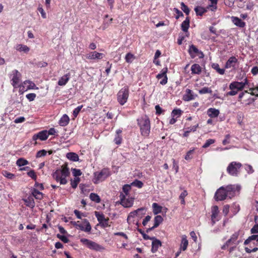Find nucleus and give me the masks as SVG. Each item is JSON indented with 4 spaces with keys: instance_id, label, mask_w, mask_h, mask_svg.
Wrapping results in <instances>:
<instances>
[{
    "instance_id": "f257e3e1",
    "label": "nucleus",
    "mask_w": 258,
    "mask_h": 258,
    "mask_svg": "<svg viewBox=\"0 0 258 258\" xmlns=\"http://www.w3.org/2000/svg\"><path fill=\"white\" fill-rule=\"evenodd\" d=\"M240 189V186L237 185L230 184L221 186L215 192L214 199L218 202L224 201L227 198L231 199L235 196L236 191H239Z\"/></svg>"
},
{
    "instance_id": "f03ea898",
    "label": "nucleus",
    "mask_w": 258,
    "mask_h": 258,
    "mask_svg": "<svg viewBox=\"0 0 258 258\" xmlns=\"http://www.w3.org/2000/svg\"><path fill=\"white\" fill-rule=\"evenodd\" d=\"M70 175L69 168L67 164H63L57 168L52 174V178L60 184H66L68 183L67 177Z\"/></svg>"
},
{
    "instance_id": "7ed1b4c3",
    "label": "nucleus",
    "mask_w": 258,
    "mask_h": 258,
    "mask_svg": "<svg viewBox=\"0 0 258 258\" xmlns=\"http://www.w3.org/2000/svg\"><path fill=\"white\" fill-rule=\"evenodd\" d=\"M137 123L140 127L141 135L148 137L150 133L151 122L149 117L144 115L137 119Z\"/></svg>"
},
{
    "instance_id": "20e7f679",
    "label": "nucleus",
    "mask_w": 258,
    "mask_h": 258,
    "mask_svg": "<svg viewBox=\"0 0 258 258\" xmlns=\"http://www.w3.org/2000/svg\"><path fill=\"white\" fill-rule=\"evenodd\" d=\"M111 174V171L109 169L104 168L100 171H97L94 173L92 181L94 184H98L104 181L107 178L109 177Z\"/></svg>"
},
{
    "instance_id": "39448f33",
    "label": "nucleus",
    "mask_w": 258,
    "mask_h": 258,
    "mask_svg": "<svg viewBox=\"0 0 258 258\" xmlns=\"http://www.w3.org/2000/svg\"><path fill=\"white\" fill-rule=\"evenodd\" d=\"M129 96V88L127 86H125L121 88L117 94V100L118 103L121 105H124L128 99Z\"/></svg>"
},
{
    "instance_id": "423d86ee",
    "label": "nucleus",
    "mask_w": 258,
    "mask_h": 258,
    "mask_svg": "<svg viewBox=\"0 0 258 258\" xmlns=\"http://www.w3.org/2000/svg\"><path fill=\"white\" fill-rule=\"evenodd\" d=\"M242 164L240 162L233 161L230 163L227 167L228 173L233 176H237L240 172Z\"/></svg>"
},
{
    "instance_id": "0eeeda50",
    "label": "nucleus",
    "mask_w": 258,
    "mask_h": 258,
    "mask_svg": "<svg viewBox=\"0 0 258 258\" xmlns=\"http://www.w3.org/2000/svg\"><path fill=\"white\" fill-rule=\"evenodd\" d=\"M80 241L83 244L86 245L88 248L92 250L97 251H101L105 249V248L103 246L86 238H82Z\"/></svg>"
},
{
    "instance_id": "6e6552de",
    "label": "nucleus",
    "mask_w": 258,
    "mask_h": 258,
    "mask_svg": "<svg viewBox=\"0 0 258 258\" xmlns=\"http://www.w3.org/2000/svg\"><path fill=\"white\" fill-rule=\"evenodd\" d=\"M21 74L17 70H13L9 75V77L12 81L11 84L15 88L18 87V84L21 81Z\"/></svg>"
},
{
    "instance_id": "1a4fd4ad",
    "label": "nucleus",
    "mask_w": 258,
    "mask_h": 258,
    "mask_svg": "<svg viewBox=\"0 0 258 258\" xmlns=\"http://www.w3.org/2000/svg\"><path fill=\"white\" fill-rule=\"evenodd\" d=\"M74 225L77 228H79L81 230L86 232H89L91 230V226L89 221L86 219H83L82 223L80 221L75 222Z\"/></svg>"
},
{
    "instance_id": "9d476101",
    "label": "nucleus",
    "mask_w": 258,
    "mask_h": 258,
    "mask_svg": "<svg viewBox=\"0 0 258 258\" xmlns=\"http://www.w3.org/2000/svg\"><path fill=\"white\" fill-rule=\"evenodd\" d=\"M239 61L238 59L234 56L230 57L225 64V69H232L235 71L238 67Z\"/></svg>"
},
{
    "instance_id": "9b49d317",
    "label": "nucleus",
    "mask_w": 258,
    "mask_h": 258,
    "mask_svg": "<svg viewBox=\"0 0 258 258\" xmlns=\"http://www.w3.org/2000/svg\"><path fill=\"white\" fill-rule=\"evenodd\" d=\"M120 204L125 208L131 207L134 204V198H130V196H126L123 194L121 193L119 196Z\"/></svg>"
},
{
    "instance_id": "f8f14e48",
    "label": "nucleus",
    "mask_w": 258,
    "mask_h": 258,
    "mask_svg": "<svg viewBox=\"0 0 258 258\" xmlns=\"http://www.w3.org/2000/svg\"><path fill=\"white\" fill-rule=\"evenodd\" d=\"M95 216L101 226L104 228L109 227V218H105L103 214H100L98 212H95Z\"/></svg>"
},
{
    "instance_id": "ddd939ff",
    "label": "nucleus",
    "mask_w": 258,
    "mask_h": 258,
    "mask_svg": "<svg viewBox=\"0 0 258 258\" xmlns=\"http://www.w3.org/2000/svg\"><path fill=\"white\" fill-rule=\"evenodd\" d=\"M211 222L212 225H214L216 221H218L220 219V217L219 216V208L217 206H213L211 208Z\"/></svg>"
},
{
    "instance_id": "4468645a",
    "label": "nucleus",
    "mask_w": 258,
    "mask_h": 258,
    "mask_svg": "<svg viewBox=\"0 0 258 258\" xmlns=\"http://www.w3.org/2000/svg\"><path fill=\"white\" fill-rule=\"evenodd\" d=\"M48 138L47 130H43L33 135L32 140L35 141V145L37 144L36 140L39 139L41 141H45Z\"/></svg>"
},
{
    "instance_id": "2eb2a0df",
    "label": "nucleus",
    "mask_w": 258,
    "mask_h": 258,
    "mask_svg": "<svg viewBox=\"0 0 258 258\" xmlns=\"http://www.w3.org/2000/svg\"><path fill=\"white\" fill-rule=\"evenodd\" d=\"M167 71V68H163L161 72L156 76V78L158 80L162 78V80L160 82V84L162 85H164L167 83L168 78L166 75Z\"/></svg>"
},
{
    "instance_id": "dca6fc26",
    "label": "nucleus",
    "mask_w": 258,
    "mask_h": 258,
    "mask_svg": "<svg viewBox=\"0 0 258 258\" xmlns=\"http://www.w3.org/2000/svg\"><path fill=\"white\" fill-rule=\"evenodd\" d=\"M188 52L192 57H194L196 56L202 57L204 55L203 53L201 51H200L196 46L193 44L189 46Z\"/></svg>"
},
{
    "instance_id": "f3484780",
    "label": "nucleus",
    "mask_w": 258,
    "mask_h": 258,
    "mask_svg": "<svg viewBox=\"0 0 258 258\" xmlns=\"http://www.w3.org/2000/svg\"><path fill=\"white\" fill-rule=\"evenodd\" d=\"M104 56V54L94 51L86 55V58L89 59H102Z\"/></svg>"
},
{
    "instance_id": "a211bd4d",
    "label": "nucleus",
    "mask_w": 258,
    "mask_h": 258,
    "mask_svg": "<svg viewBox=\"0 0 258 258\" xmlns=\"http://www.w3.org/2000/svg\"><path fill=\"white\" fill-rule=\"evenodd\" d=\"M242 82L234 81L230 84L229 87L230 90L236 89L237 91H242L244 88Z\"/></svg>"
},
{
    "instance_id": "6ab92c4d",
    "label": "nucleus",
    "mask_w": 258,
    "mask_h": 258,
    "mask_svg": "<svg viewBox=\"0 0 258 258\" xmlns=\"http://www.w3.org/2000/svg\"><path fill=\"white\" fill-rule=\"evenodd\" d=\"M183 100L185 101H189L195 99V95L192 90L189 89H186L185 93L183 96Z\"/></svg>"
},
{
    "instance_id": "aec40b11",
    "label": "nucleus",
    "mask_w": 258,
    "mask_h": 258,
    "mask_svg": "<svg viewBox=\"0 0 258 258\" xmlns=\"http://www.w3.org/2000/svg\"><path fill=\"white\" fill-rule=\"evenodd\" d=\"M163 220V219L161 216L157 215L155 216L154 220V225L152 227L148 228L147 230V232H148L149 231L152 230L157 227L162 222Z\"/></svg>"
},
{
    "instance_id": "412c9836",
    "label": "nucleus",
    "mask_w": 258,
    "mask_h": 258,
    "mask_svg": "<svg viewBox=\"0 0 258 258\" xmlns=\"http://www.w3.org/2000/svg\"><path fill=\"white\" fill-rule=\"evenodd\" d=\"M122 130L118 129L116 131L115 137L114 139V142L117 145H119L121 144L122 141V138L121 136Z\"/></svg>"
},
{
    "instance_id": "4be33fe9",
    "label": "nucleus",
    "mask_w": 258,
    "mask_h": 258,
    "mask_svg": "<svg viewBox=\"0 0 258 258\" xmlns=\"http://www.w3.org/2000/svg\"><path fill=\"white\" fill-rule=\"evenodd\" d=\"M145 211V208H139L136 210H135L133 212H131L128 217H127V221L128 223H130V220L131 219V218H134L135 217V216H137V215L139 213H141V214H144V213H143V212H144Z\"/></svg>"
},
{
    "instance_id": "5701e85b",
    "label": "nucleus",
    "mask_w": 258,
    "mask_h": 258,
    "mask_svg": "<svg viewBox=\"0 0 258 258\" xmlns=\"http://www.w3.org/2000/svg\"><path fill=\"white\" fill-rule=\"evenodd\" d=\"M207 113L211 118H215L218 116L220 111L215 108H210L207 110Z\"/></svg>"
},
{
    "instance_id": "b1692460",
    "label": "nucleus",
    "mask_w": 258,
    "mask_h": 258,
    "mask_svg": "<svg viewBox=\"0 0 258 258\" xmlns=\"http://www.w3.org/2000/svg\"><path fill=\"white\" fill-rule=\"evenodd\" d=\"M231 20L234 25L240 28H243L245 26V23L237 17L232 16Z\"/></svg>"
},
{
    "instance_id": "393cba45",
    "label": "nucleus",
    "mask_w": 258,
    "mask_h": 258,
    "mask_svg": "<svg viewBox=\"0 0 258 258\" xmlns=\"http://www.w3.org/2000/svg\"><path fill=\"white\" fill-rule=\"evenodd\" d=\"M70 79V74L68 73L61 77L58 80L57 84L59 86H64Z\"/></svg>"
},
{
    "instance_id": "a878e982",
    "label": "nucleus",
    "mask_w": 258,
    "mask_h": 258,
    "mask_svg": "<svg viewBox=\"0 0 258 258\" xmlns=\"http://www.w3.org/2000/svg\"><path fill=\"white\" fill-rule=\"evenodd\" d=\"M162 245V243L160 240L155 239L152 243V248L151 251L153 253L156 252L158 248L161 246Z\"/></svg>"
},
{
    "instance_id": "bb28decb",
    "label": "nucleus",
    "mask_w": 258,
    "mask_h": 258,
    "mask_svg": "<svg viewBox=\"0 0 258 258\" xmlns=\"http://www.w3.org/2000/svg\"><path fill=\"white\" fill-rule=\"evenodd\" d=\"M190 18L187 17L185 20L183 21L181 24V30L184 32H187L189 27Z\"/></svg>"
},
{
    "instance_id": "cd10ccee",
    "label": "nucleus",
    "mask_w": 258,
    "mask_h": 258,
    "mask_svg": "<svg viewBox=\"0 0 258 258\" xmlns=\"http://www.w3.org/2000/svg\"><path fill=\"white\" fill-rule=\"evenodd\" d=\"M70 122V118L67 114H64L59 120V124L61 126H67Z\"/></svg>"
},
{
    "instance_id": "c85d7f7f",
    "label": "nucleus",
    "mask_w": 258,
    "mask_h": 258,
    "mask_svg": "<svg viewBox=\"0 0 258 258\" xmlns=\"http://www.w3.org/2000/svg\"><path fill=\"white\" fill-rule=\"evenodd\" d=\"M191 71L192 74L199 75L202 72V68L197 63H195L191 66Z\"/></svg>"
},
{
    "instance_id": "c756f323",
    "label": "nucleus",
    "mask_w": 258,
    "mask_h": 258,
    "mask_svg": "<svg viewBox=\"0 0 258 258\" xmlns=\"http://www.w3.org/2000/svg\"><path fill=\"white\" fill-rule=\"evenodd\" d=\"M258 239V234H252L251 236H249L244 241L243 244L245 245H248L252 242V241H256L257 242Z\"/></svg>"
},
{
    "instance_id": "7c9ffc66",
    "label": "nucleus",
    "mask_w": 258,
    "mask_h": 258,
    "mask_svg": "<svg viewBox=\"0 0 258 258\" xmlns=\"http://www.w3.org/2000/svg\"><path fill=\"white\" fill-rule=\"evenodd\" d=\"M67 158L71 161L76 162L79 161V157L77 154L74 152H69L66 155Z\"/></svg>"
},
{
    "instance_id": "2f4dec72",
    "label": "nucleus",
    "mask_w": 258,
    "mask_h": 258,
    "mask_svg": "<svg viewBox=\"0 0 258 258\" xmlns=\"http://www.w3.org/2000/svg\"><path fill=\"white\" fill-rule=\"evenodd\" d=\"M212 68L214 69L217 73L220 75H224L225 72V69L220 68L219 64L217 63H213L212 64Z\"/></svg>"
},
{
    "instance_id": "473e14b6",
    "label": "nucleus",
    "mask_w": 258,
    "mask_h": 258,
    "mask_svg": "<svg viewBox=\"0 0 258 258\" xmlns=\"http://www.w3.org/2000/svg\"><path fill=\"white\" fill-rule=\"evenodd\" d=\"M194 10L196 13V15L197 16H203L204 13L207 12V10L206 8L201 6H197L195 8Z\"/></svg>"
},
{
    "instance_id": "72a5a7b5",
    "label": "nucleus",
    "mask_w": 258,
    "mask_h": 258,
    "mask_svg": "<svg viewBox=\"0 0 258 258\" xmlns=\"http://www.w3.org/2000/svg\"><path fill=\"white\" fill-rule=\"evenodd\" d=\"M16 49L17 50L22 52L23 51L25 53H27L29 51L30 48L27 45L24 44H18L16 45Z\"/></svg>"
},
{
    "instance_id": "f704fd0d",
    "label": "nucleus",
    "mask_w": 258,
    "mask_h": 258,
    "mask_svg": "<svg viewBox=\"0 0 258 258\" xmlns=\"http://www.w3.org/2000/svg\"><path fill=\"white\" fill-rule=\"evenodd\" d=\"M188 245V241L186 239V237L185 236H183L182 237L181 242L180 244V249L183 251L187 249Z\"/></svg>"
},
{
    "instance_id": "c9c22d12",
    "label": "nucleus",
    "mask_w": 258,
    "mask_h": 258,
    "mask_svg": "<svg viewBox=\"0 0 258 258\" xmlns=\"http://www.w3.org/2000/svg\"><path fill=\"white\" fill-rule=\"evenodd\" d=\"M32 195L38 200H41L43 197V194L35 188L32 190Z\"/></svg>"
},
{
    "instance_id": "e433bc0d",
    "label": "nucleus",
    "mask_w": 258,
    "mask_h": 258,
    "mask_svg": "<svg viewBox=\"0 0 258 258\" xmlns=\"http://www.w3.org/2000/svg\"><path fill=\"white\" fill-rule=\"evenodd\" d=\"M152 207L153 209V213L155 215L160 213L162 211V207L159 206L157 203H154L152 205Z\"/></svg>"
},
{
    "instance_id": "4c0bfd02",
    "label": "nucleus",
    "mask_w": 258,
    "mask_h": 258,
    "mask_svg": "<svg viewBox=\"0 0 258 258\" xmlns=\"http://www.w3.org/2000/svg\"><path fill=\"white\" fill-rule=\"evenodd\" d=\"M29 164V162L23 158L18 159L16 161V164L19 167L26 165Z\"/></svg>"
},
{
    "instance_id": "58836bf2",
    "label": "nucleus",
    "mask_w": 258,
    "mask_h": 258,
    "mask_svg": "<svg viewBox=\"0 0 258 258\" xmlns=\"http://www.w3.org/2000/svg\"><path fill=\"white\" fill-rule=\"evenodd\" d=\"M182 113V111L180 109H174L171 112V116L177 118L181 115Z\"/></svg>"
},
{
    "instance_id": "ea45409f",
    "label": "nucleus",
    "mask_w": 258,
    "mask_h": 258,
    "mask_svg": "<svg viewBox=\"0 0 258 258\" xmlns=\"http://www.w3.org/2000/svg\"><path fill=\"white\" fill-rule=\"evenodd\" d=\"M90 198L92 201L95 202L97 203H99L101 201V199L99 196L97 194L95 193H91L90 195Z\"/></svg>"
},
{
    "instance_id": "a19ab883",
    "label": "nucleus",
    "mask_w": 258,
    "mask_h": 258,
    "mask_svg": "<svg viewBox=\"0 0 258 258\" xmlns=\"http://www.w3.org/2000/svg\"><path fill=\"white\" fill-rule=\"evenodd\" d=\"M131 190V184H125L122 187V191L123 192L124 195H125L126 196H129V192Z\"/></svg>"
},
{
    "instance_id": "79ce46f5",
    "label": "nucleus",
    "mask_w": 258,
    "mask_h": 258,
    "mask_svg": "<svg viewBox=\"0 0 258 258\" xmlns=\"http://www.w3.org/2000/svg\"><path fill=\"white\" fill-rule=\"evenodd\" d=\"M257 246H258V239H257V241L255 244V247H253L252 249H250L248 247H244L245 251L247 253H250L251 252H256L257 251H258Z\"/></svg>"
},
{
    "instance_id": "37998d69",
    "label": "nucleus",
    "mask_w": 258,
    "mask_h": 258,
    "mask_svg": "<svg viewBox=\"0 0 258 258\" xmlns=\"http://www.w3.org/2000/svg\"><path fill=\"white\" fill-rule=\"evenodd\" d=\"M80 181V178L79 177H75L74 179H71V185L72 188H76Z\"/></svg>"
},
{
    "instance_id": "c03bdc74",
    "label": "nucleus",
    "mask_w": 258,
    "mask_h": 258,
    "mask_svg": "<svg viewBox=\"0 0 258 258\" xmlns=\"http://www.w3.org/2000/svg\"><path fill=\"white\" fill-rule=\"evenodd\" d=\"M239 235V231L235 232L234 233H233L230 239H229L228 242H232L234 243L238 238V236Z\"/></svg>"
},
{
    "instance_id": "a18cd8bd",
    "label": "nucleus",
    "mask_w": 258,
    "mask_h": 258,
    "mask_svg": "<svg viewBox=\"0 0 258 258\" xmlns=\"http://www.w3.org/2000/svg\"><path fill=\"white\" fill-rule=\"evenodd\" d=\"M187 195V192L186 190H183L179 196V199L180 200V203L182 205H185V202L184 200V198Z\"/></svg>"
},
{
    "instance_id": "49530a36",
    "label": "nucleus",
    "mask_w": 258,
    "mask_h": 258,
    "mask_svg": "<svg viewBox=\"0 0 258 258\" xmlns=\"http://www.w3.org/2000/svg\"><path fill=\"white\" fill-rule=\"evenodd\" d=\"M135 57L134 55L130 52L127 53L125 57V59L126 62L131 63L133 60L135 59Z\"/></svg>"
},
{
    "instance_id": "de8ad7c7",
    "label": "nucleus",
    "mask_w": 258,
    "mask_h": 258,
    "mask_svg": "<svg viewBox=\"0 0 258 258\" xmlns=\"http://www.w3.org/2000/svg\"><path fill=\"white\" fill-rule=\"evenodd\" d=\"M199 93L200 94H204L208 93L211 94L212 93V90L208 87H205L200 89L199 91Z\"/></svg>"
},
{
    "instance_id": "09e8293b",
    "label": "nucleus",
    "mask_w": 258,
    "mask_h": 258,
    "mask_svg": "<svg viewBox=\"0 0 258 258\" xmlns=\"http://www.w3.org/2000/svg\"><path fill=\"white\" fill-rule=\"evenodd\" d=\"M194 151H195V148H193L192 149H191L189 151H188L186 153V154L184 157V159L187 161L191 160L193 158L192 155L194 154Z\"/></svg>"
},
{
    "instance_id": "8fccbe9b",
    "label": "nucleus",
    "mask_w": 258,
    "mask_h": 258,
    "mask_svg": "<svg viewBox=\"0 0 258 258\" xmlns=\"http://www.w3.org/2000/svg\"><path fill=\"white\" fill-rule=\"evenodd\" d=\"M181 9L185 13L186 15H188L190 12V10L188 7L185 5L183 2H181L180 4Z\"/></svg>"
},
{
    "instance_id": "3c124183",
    "label": "nucleus",
    "mask_w": 258,
    "mask_h": 258,
    "mask_svg": "<svg viewBox=\"0 0 258 258\" xmlns=\"http://www.w3.org/2000/svg\"><path fill=\"white\" fill-rule=\"evenodd\" d=\"M3 175L8 179H13L15 177L14 174L9 172L8 171L5 170L3 171Z\"/></svg>"
},
{
    "instance_id": "603ef678",
    "label": "nucleus",
    "mask_w": 258,
    "mask_h": 258,
    "mask_svg": "<svg viewBox=\"0 0 258 258\" xmlns=\"http://www.w3.org/2000/svg\"><path fill=\"white\" fill-rule=\"evenodd\" d=\"M143 183L141 181L138 179H136L131 183V185L135 186L138 188H142L143 186Z\"/></svg>"
},
{
    "instance_id": "864d4df0",
    "label": "nucleus",
    "mask_w": 258,
    "mask_h": 258,
    "mask_svg": "<svg viewBox=\"0 0 258 258\" xmlns=\"http://www.w3.org/2000/svg\"><path fill=\"white\" fill-rule=\"evenodd\" d=\"M215 142V140L214 139H208L206 141V143L203 145V148H207L209 147L211 145L214 144Z\"/></svg>"
},
{
    "instance_id": "5fc2aeb1",
    "label": "nucleus",
    "mask_w": 258,
    "mask_h": 258,
    "mask_svg": "<svg viewBox=\"0 0 258 258\" xmlns=\"http://www.w3.org/2000/svg\"><path fill=\"white\" fill-rule=\"evenodd\" d=\"M72 173L73 176L75 177H79V176L81 175L82 173L80 169L73 168L72 169Z\"/></svg>"
},
{
    "instance_id": "6e6d98bb",
    "label": "nucleus",
    "mask_w": 258,
    "mask_h": 258,
    "mask_svg": "<svg viewBox=\"0 0 258 258\" xmlns=\"http://www.w3.org/2000/svg\"><path fill=\"white\" fill-rule=\"evenodd\" d=\"M83 107V105H81L80 106H78L77 108H75V109L73 110V114L75 117H76L78 116Z\"/></svg>"
},
{
    "instance_id": "4d7b16f0",
    "label": "nucleus",
    "mask_w": 258,
    "mask_h": 258,
    "mask_svg": "<svg viewBox=\"0 0 258 258\" xmlns=\"http://www.w3.org/2000/svg\"><path fill=\"white\" fill-rule=\"evenodd\" d=\"M27 175L29 177L32 178V179L34 180H36L37 179V175L33 170H31L30 171L28 172Z\"/></svg>"
},
{
    "instance_id": "13d9d810",
    "label": "nucleus",
    "mask_w": 258,
    "mask_h": 258,
    "mask_svg": "<svg viewBox=\"0 0 258 258\" xmlns=\"http://www.w3.org/2000/svg\"><path fill=\"white\" fill-rule=\"evenodd\" d=\"M47 154V151L44 149L40 150L37 152L36 157L40 158L41 157L45 156Z\"/></svg>"
},
{
    "instance_id": "bf43d9fd",
    "label": "nucleus",
    "mask_w": 258,
    "mask_h": 258,
    "mask_svg": "<svg viewBox=\"0 0 258 258\" xmlns=\"http://www.w3.org/2000/svg\"><path fill=\"white\" fill-rule=\"evenodd\" d=\"M173 11L177 14V15L175 16V19L176 20H178L180 17H183L182 12L179 10L177 8H174L173 9Z\"/></svg>"
},
{
    "instance_id": "052dcab7",
    "label": "nucleus",
    "mask_w": 258,
    "mask_h": 258,
    "mask_svg": "<svg viewBox=\"0 0 258 258\" xmlns=\"http://www.w3.org/2000/svg\"><path fill=\"white\" fill-rule=\"evenodd\" d=\"M57 237L58 238L64 243H68L69 241V239H68V238L64 235H62L58 234H57Z\"/></svg>"
},
{
    "instance_id": "680f3d73",
    "label": "nucleus",
    "mask_w": 258,
    "mask_h": 258,
    "mask_svg": "<svg viewBox=\"0 0 258 258\" xmlns=\"http://www.w3.org/2000/svg\"><path fill=\"white\" fill-rule=\"evenodd\" d=\"M26 97L29 101H32L35 99L36 95L35 93H29L27 94Z\"/></svg>"
},
{
    "instance_id": "e2e57ef3",
    "label": "nucleus",
    "mask_w": 258,
    "mask_h": 258,
    "mask_svg": "<svg viewBox=\"0 0 258 258\" xmlns=\"http://www.w3.org/2000/svg\"><path fill=\"white\" fill-rule=\"evenodd\" d=\"M229 205H225L224 206L223 208V213L224 214L225 216H226L229 211Z\"/></svg>"
},
{
    "instance_id": "0e129e2a",
    "label": "nucleus",
    "mask_w": 258,
    "mask_h": 258,
    "mask_svg": "<svg viewBox=\"0 0 258 258\" xmlns=\"http://www.w3.org/2000/svg\"><path fill=\"white\" fill-rule=\"evenodd\" d=\"M238 91H237L236 89H235V90H231V91H229V92H227V93H226V95H226L227 97L229 96H234V95H236V94H237Z\"/></svg>"
},
{
    "instance_id": "69168bd1",
    "label": "nucleus",
    "mask_w": 258,
    "mask_h": 258,
    "mask_svg": "<svg viewBox=\"0 0 258 258\" xmlns=\"http://www.w3.org/2000/svg\"><path fill=\"white\" fill-rule=\"evenodd\" d=\"M251 234H258V224H255L250 229Z\"/></svg>"
},
{
    "instance_id": "338daca9",
    "label": "nucleus",
    "mask_w": 258,
    "mask_h": 258,
    "mask_svg": "<svg viewBox=\"0 0 258 258\" xmlns=\"http://www.w3.org/2000/svg\"><path fill=\"white\" fill-rule=\"evenodd\" d=\"M38 11L40 13L41 16L43 19L46 18V14L42 7L39 6L38 8Z\"/></svg>"
},
{
    "instance_id": "774afa93",
    "label": "nucleus",
    "mask_w": 258,
    "mask_h": 258,
    "mask_svg": "<svg viewBox=\"0 0 258 258\" xmlns=\"http://www.w3.org/2000/svg\"><path fill=\"white\" fill-rule=\"evenodd\" d=\"M230 136L229 134H227L225 136L224 140L222 141V144L224 145H226L230 143Z\"/></svg>"
}]
</instances>
